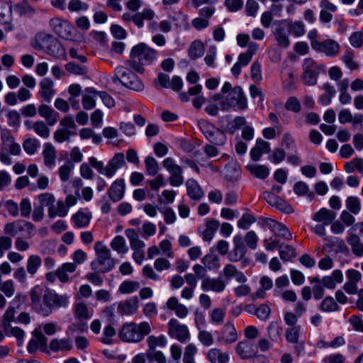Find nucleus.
I'll return each instance as SVG.
<instances>
[{
	"label": "nucleus",
	"instance_id": "f257e3e1",
	"mask_svg": "<svg viewBox=\"0 0 363 363\" xmlns=\"http://www.w3.org/2000/svg\"><path fill=\"white\" fill-rule=\"evenodd\" d=\"M157 52L143 43L134 46L130 51L131 60L125 62L124 66H118L115 69L113 82L119 81L125 86L136 91H140L144 89L142 81L136 76L130 68L140 73L144 72L143 65L152 64L157 58Z\"/></svg>",
	"mask_w": 363,
	"mask_h": 363
},
{
	"label": "nucleus",
	"instance_id": "f03ea898",
	"mask_svg": "<svg viewBox=\"0 0 363 363\" xmlns=\"http://www.w3.org/2000/svg\"><path fill=\"white\" fill-rule=\"evenodd\" d=\"M214 101H220V108L223 111H228L233 106H237L239 110H245L247 108V99L240 86L232 87L230 83L226 82L220 93L213 96Z\"/></svg>",
	"mask_w": 363,
	"mask_h": 363
},
{
	"label": "nucleus",
	"instance_id": "7ed1b4c3",
	"mask_svg": "<svg viewBox=\"0 0 363 363\" xmlns=\"http://www.w3.org/2000/svg\"><path fill=\"white\" fill-rule=\"evenodd\" d=\"M151 330L152 328L148 322L143 321L139 324L128 322L122 325L118 331V337L123 342L138 343L141 342Z\"/></svg>",
	"mask_w": 363,
	"mask_h": 363
},
{
	"label": "nucleus",
	"instance_id": "20e7f679",
	"mask_svg": "<svg viewBox=\"0 0 363 363\" xmlns=\"http://www.w3.org/2000/svg\"><path fill=\"white\" fill-rule=\"evenodd\" d=\"M88 160L91 167H94L99 174L104 175L108 178L113 177L117 170L125 164L124 155L122 152L114 155L108 161L106 166H104L102 161H99L94 157H90Z\"/></svg>",
	"mask_w": 363,
	"mask_h": 363
},
{
	"label": "nucleus",
	"instance_id": "39448f33",
	"mask_svg": "<svg viewBox=\"0 0 363 363\" xmlns=\"http://www.w3.org/2000/svg\"><path fill=\"white\" fill-rule=\"evenodd\" d=\"M94 250L97 257L91 262V269L101 273L110 271L115 265L110 250L102 242L98 241L95 243Z\"/></svg>",
	"mask_w": 363,
	"mask_h": 363
},
{
	"label": "nucleus",
	"instance_id": "423d86ee",
	"mask_svg": "<svg viewBox=\"0 0 363 363\" xmlns=\"http://www.w3.org/2000/svg\"><path fill=\"white\" fill-rule=\"evenodd\" d=\"M50 30L57 36L67 40L76 41L79 39L74 26L68 21L60 17H54L48 22Z\"/></svg>",
	"mask_w": 363,
	"mask_h": 363
},
{
	"label": "nucleus",
	"instance_id": "0eeeda50",
	"mask_svg": "<svg viewBox=\"0 0 363 363\" xmlns=\"http://www.w3.org/2000/svg\"><path fill=\"white\" fill-rule=\"evenodd\" d=\"M323 65H318L312 58H306L302 62L301 80L307 86H314L317 83L318 75Z\"/></svg>",
	"mask_w": 363,
	"mask_h": 363
},
{
	"label": "nucleus",
	"instance_id": "6e6552de",
	"mask_svg": "<svg viewBox=\"0 0 363 363\" xmlns=\"http://www.w3.org/2000/svg\"><path fill=\"white\" fill-rule=\"evenodd\" d=\"M199 127L206 139L217 146L223 145L227 140L225 133L206 121H199Z\"/></svg>",
	"mask_w": 363,
	"mask_h": 363
},
{
	"label": "nucleus",
	"instance_id": "1a4fd4ad",
	"mask_svg": "<svg viewBox=\"0 0 363 363\" xmlns=\"http://www.w3.org/2000/svg\"><path fill=\"white\" fill-rule=\"evenodd\" d=\"M168 335L181 343H185L190 340V333L188 327L181 323L177 319L172 318L167 325Z\"/></svg>",
	"mask_w": 363,
	"mask_h": 363
},
{
	"label": "nucleus",
	"instance_id": "9d476101",
	"mask_svg": "<svg viewBox=\"0 0 363 363\" xmlns=\"http://www.w3.org/2000/svg\"><path fill=\"white\" fill-rule=\"evenodd\" d=\"M25 231L28 238L33 237L35 233V225L26 220H16L6 223L4 226V233L9 236L14 237L18 233Z\"/></svg>",
	"mask_w": 363,
	"mask_h": 363
},
{
	"label": "nucleus",
	"instance_id": "9b49d317",
	"mask_svg": "<svg viewBox=\"0 0 363 363\" xmlns=\"http://www.w3.org/2000/svg\"><path fill=\"white\" fill-rule=\"evenodd\" d=\"M162 164L170 174V177L169 178L170 184L173 186H181L184 182L182 167L177 164L172 157L164 159Z\"/></svg>",
	"mask_w": 363,
	"mask_h": 363
},
{
	"label": "nucleus",
	"instance_id": "f8f14e48",
	"mask_svg": "<svg viewBox=\"0 0 363 363\" xmlns=\"http://www.w3.org/2000/svg\"><path fill=\"white\" fill-rule=\"evenodd\" d=\"M43 303L48 308V311L50 312L52 308L66 306L68 303V296L66 295H59L55 292L46 289L43 298Z\"/></svg>",
	"mask_w": 363,
	"mask_h": 363
},
{
	"label": "nucleus",
	"instance_id": "ddd939ff",
	"mask_svg": "<svg viewBox=\"0 0 363 363\" xmlns=\"http://www.w3.org/2000/svg\"><path fill=\"white\" fill-rule=\"evenodd\" d=\"M312 48L318 52H324L327 56L334 57L340 52V45L334 40H326L323 42L313 40L311 42Z\"/></svg>",
	"mask_w": 363,
	"mask_h": 363
},
{
	"label": "nucleus",
	"instance_id": "4468645a",
	"mask_svg": "<svg viewBox=\"0 0 363 363\" xmlns=\"http://www.w3.org/2000/svg\"><path fill=\"white\" fill-rule=\"evenodd\" d=\"M33 337L27 346L28 352L30 354L35 353L38 350L42 352L47 351L48 338L43 334L40 329H35L32 333Z\"/></svg>",
	"mask_w": 363,
	"mask_h": 363
},
{
	"label": "nucleus",
	"instance_id": "2eb2a0df",
	"mask_svg": "<svg viewBox=\"0 0 363 363\" xmlns=\"http://www.w3.org/2000/svg\"><path fill=\"white\" fill-rule=\"evenodd\" d=\"M262 226L269 228L276 237L286 240H291L292 234L289 230L281 223L272 218H264L262 223Z\"/></svg>",
	"mask_w": 363,
	"mask_h": 363
},
{
	"label": "nucleus",
	"instance_id": "dca6fc26",
	"mask_svg": "<svg viewBox=\"0 0 363 363\" xmlns=\"http://www.w3.org/2000/svg\"><path fill=\"white\" fill-rule=\"evenodd\" d=\"M238 340V334L233 323L228 321L220 331L218 340L224 345H231Z\"/></svg>",
	"mask_w": 363,
	"mask_h": 363
},
{
	"label": "nucleus",
	"instance_id": "f3484780",
	"mask_svg": "<svg viewBox=\"0 0 363 363\" xmlns=\"http://www.w3.org/2000/svg\"><path fill=\"white\" fill-rule=\"evenodd\" d=\"M201 287L204 291L222 293L225 290L226 283L220 277H204L201 283Z\"/></svg>",
	"mask_w": 363,
	"mask_h": 363
},
{
	"label": "nucleus",
	"instance_id": "a211bd4d",
	"mask_svg": "<svg viewBox=\"0 0 363 363\" xmlns=\"http://www.w3.org/2000/svg\"><path fill=\"white\" fill-rule=\"evenodd\" d=\"M39 95L43 101L50 102L56 94L55 84L52 79L45 77L39 83Z\"/></svg>",
	"mask_w": 363,
	"mask_h": 363
},
{
	"label": "nucleus",
	"instance_id": "6ab92c4d",
	"mask_svg": "<svg viewBox=\"0 0 363 363\" xmlns=\"http://www.w3.org/2000/svg\"><path fill=\"white\" fill-rule=\"evenodd\" d=\"M12 19V7L4 0H0V24L4 26L6 31H11L13 26L11 21Z\"/></svg>",
	"mask_w": 363,
	"mask_h": 363
},
{
	"label": "nucleus",
	"instance_id": "aec40b11",
	"mask_svg": "<svg viewBox=\"0 0 363 363\" xmlns=\"http://www.w3.org/2000/svg\"><path fill=\"white\" fill-rule=\"evenodd\" d=\"M45 289L42 286L37 285L34 286L30 291V300L33 308L41 311L45 315H48L50 311L43 307L41 304V298L44 297Z\"/></svg>",
	"mask_w": 363,
	"mask_h": 363
},
{
	"label": "nucleus",
	"instance_id": "412c9836",
	"mask_svg": "<svg viewBox=\"0 0 363 363\" xmlns=\"http://www.w3.org/2000/svg\"><path fill=\"white\" fill-rule=\"evenodd\" d=\"M233 246L232 252L228 255V259L230 262H237L245 257L247 252L241 235H235L233 238Z\"/></svg>",
	"mask_w": 363,
	"mask_h": 363
},
{
	"label": "nucleus",
	"instance_id": "4be33fe9",
	"mask_svg": "<svg viewBox=\"0 0 363 363\" xmlns=\"http://www.w3.org/2000/svg\"><path fill=\"white\" fill-rule=\"evenodd\" d=\"M45 52L48 55L56 59L64 60H67V53L65 48H64L62 44L55 38H54L53 40L50 42V43H49V45L45 50Z\"/></svg>",
	"mask_w": 363,
	"mask_h": 363
},
{
	"label": "nucleus",
	"instance_id": "5701e85b",
	"mask_svg": "<svg viewBox=\"0 0 363 363\" xmlns=\"http://www.w3.org/2000/svg\"><path fill=\"white\" fill-rule=\"evenodd\" d=\"M1 139L3 144L8 147L9 152L11 155H20L21 152V146L18 143L15 142V139L9 130L6 129L2 130L1 133Z\"/></svg>",
	"mask_w": 363,
	"mask_h": 363
},
{
	"label": "nucleus",
	"instance_id": "b1692460",
	"mask_svg": "<svg viewBox=\"0 0 363 363\" xmlns=\"http://www.w3.org/2000/svg\"><path fill=\"white\" fill-rule=\"evenodd\" d=\"M270 150V144L262 139L258 138L255 147L250 150V157L255 162L258 161L263 154L269 153Z\"/></svg>",
	"mask_w": 363,
	"mask_h": 363
},
{
	"label": "nucleus",
	"instance_id": "393cba45",
	"mask_svg": "<svg viewBox=\"0 0 363 363\" xmlns=\"http://www.w3.org/2000/svg\"><path fill=\"white\" fill-rule=\"evenodd\" d=\"M24 125L28 130H33L38 136L43 138H48L50 136V130L48 125L42 121L35 122L26 121Z\"/></svg>",
	"mask_w": 363,
	"mask_h": 363
},
{
	"label": "nucleus",
	"instance_id": "a878e982",
	"mask_svg": "<svg viewBox=\"0 0 363 363\" xmlns=\"http://www.w3.org/2000/svg\"><path fill=\"white\" fill-rule=\"evenodd\" d=\"M166 305L167 308L171 311H174L175 315L179 318H185L189 313V309L184 304L180 303L178 298L175 296L170 297L167 301Z\"/></svg>",
	"mask_w": 363,
	"mask_h": 363
},
{
	"label": "nucleus",
	"instance_id": "bb28decb",
	"mask_svg": "<svg viewBox=\"0 0 363 363\" xmlns=\"http://www.w3.org/2000/svg\"><path fill=\"white\" fill-rule=\"evenodd\" d=\"M223 274L227 279L235 278L236 281L242 284L247 281L245 274L239 271L235 266L231 264H226L223 269Z\"/></svg>",
	"mask_w": 363,
	"mask_h": 363
},
{
	"label": "nucleus",
	"instance_id": "cd10ccee",
	"mask_svg": "<svg viewBox=\"0 0 363 363\" xmlns=\"http://www.w3.org/2000/svg\"><path fill=\"white\" fill-rule=\"evenodd\" d=\"M335 218L336 213L326 208H322L312 216L314 221L326 225H330Z\"/></svg>",
	"mask_w": 363,
	"mask_h": 363
},
{
	"label": "nucleus",
	"instance_id": "c85d7f7f",
	"mask_svg": "<svg viewBox=\"0 0 363 363\" xmlns=\"http://www.w3.org/2000/svg\"><path fill=\"white\" fill-rule=\"evenodd\" d=\"M240 168L238 162L230 160L225 167V178L230 182H235L240 178Z\"/></svg>",
	"mask_w": 363,
	"mask_h": 363
},
{
	"label": "nucleus",
	"instance_id": "c756f323",
	"mask_svg": "<svg viewBox=\"0 0 363 363\" xmlns=\"http://www.w3.org/2000/svg\"><path fill=\"white\" fill-rule=\"evenodd\" d=\"M138 309V298L137 297L121 301L118 305V312L122 315L134 314L137 312Z\"/></svg>",
	"mask_w": 363,
	"mask_h": 363
},
{
	"label": "nucleus",
	"instance_id": "7c9ffc66",
	"mask_svg": "<svg viewBox=\"0 0 363 363\" xmlns=\"http://www.w3.org/2000/svg\"><path fill=\"white\" fill-rule=\"evenodd\" d=\"M125 184L123 179L115 181L108 189V196L113 202L119 201L124 195Z\"/></svg>",
	"mask_w": 363,
	"mask_h": 363
},
{
	"label": "nucleus",
	"instance_id": "2f4dec72",
	"mask_svg": "<svg viewBox=\"0 0 363 363\" xmlns=\"http://www.w3.org/2000/svg\"><path fill=\"white\" fill-rule=\"evenodd\" d=\"M54 38L55 37L50 33L40 32L35 35L32 43V46L35 50H43L45 51Z\"/></svg>",
	"mask_w": 363,
	"mask_h": 363
},
{
	"label": "nucleus",
	"instance_id": "473e14b6",
	"mask_svg": "<svg viewBox=\"0 0 363 363\" xmlns=\"http://www.w3.org/2000/svg\"><path fill=\"white\" fill-rule=\"evenodd\" d=\"M352 229L349 230V235L346 238L347 243L350 245L352 252L357 257L363 256V242L359 237L352 233Z\"/></svg>",
	"mask_w": 363,
	"mask_h": 363
},
{
	"label": "nucleus",
	"instance_id": "72a5a7b5",
	"mask_svg": "<svg viewBox=\"0 0 363 363\" xmlns=\"http://www.w3.org/2000/svg\"><path fill=\"white\" fill-rule=\"evenodd\" d=\"M186 186L187 194L191 200L199 201L203 198L204 193L196 181L192 179H188Z\"/></svg>",
	"mask_w": 363,
	"mask_h": 363
},
{
	"label": "nucleus",
	"instance_id": "f704fd0d",
	"mask_svg": "<svg viewBox=\"0 0 363 363\" xmlns=\"http://www.w3.org/2000/svg\"><path fill=\"white\" fill-rule=\"evenodd\" d=\"M43 156L44 164L48 167H55L56 163V150L50 143H46L43 145Z\"/></svg>",
	"mask_w": 363,
	"mask_h": 363
},
{
	"label": "nucleus",
	"instance_id": "c9c22d12",
	"mask_svg": "<svg viewBox=\"0 0 363 363\" xmlns=\"http://www.w3.org/2000/svg\"><path fill=\"white\" fill-rule=\"evenodd\" d=\"M49 347L54 352H67L72 349V342L67 338H54L50 341Z\"/></svg>",
	"mask_w": 363,
	"mask_h": 363
},
{
	"label": "nucleus",
	"instance_id": "e433bc0d",
	"mask_svg": "<svg viewBox=\"0 0 363 363\" xmlns=\"http://www.w3.org/2000/svg\"><path fill=\"white\" fill-rule=\"evenodd\" d=\"M98 91L93 88H86L82 96V106L86 110H91L96 106V99L98 97Z\"/></svg>",
	"mask_w": 363,
	"mask_h": 363
},
{
	"label": "nucleus",
	"instance_id": "4c0bfd02",
	"mask_svg": "<svg viewBox=\"0 0 363 363\" xmlns=\"http://www.w3.org/2000/svg\"><path fill=\"white\" fill-rule=\"evenodd\" d=\"M38 113L41 117L45 119L48 124L50 125H53L57 121L58 113L48 105H40L38 108Z\"/></svg>",
	"mask_w": 363,
	"mask_h": 363
},
{
	"label": "nucleus",
	"instance_id": "58836bf2",
	"mask_svg": "<svg viewBox=\"0 0 363 363\" xmlns=\"http://www.w3.org/2000/svg\"><path fill=\"white\" fill-rule=\"evenodd\" d=\"M207 358L211 363H228L230 356L218 348H212L208 351Z\"/></svg>",
	"mask_w": 363,
	"mask_h": 363
},
{
	"label": "nucleus",
	"instance_id": "ea45409f",
	"mask_svg": "<svg viewBox=\"0 0 363 363\" xmlns=\"http://www.w3.org/2000/svg\"><path fill=\"white\" fill-rule=\"evenodd\" d=\"M91 218V213H85L80 210L72 216L71 220L75 227L82 228L86 227L89 224Z\"/></svg>",
	"mask_w": 363,
	"mask_h": 363
},
{
	"label": "nucleus",
	"instance_id": "a19ab883",
	"mask_svg": "<svg viewBox=\"0 0 363 363\" xmlns=\"http://www.w3.org/2000/svg\"><path fill=\"white\" fill-rule=\"evenodd\" d=\"M259 284L260 287L252 295V298L254 300L264 298L266 296L265 291H268L272 288L273 282L269 277L264 276L261 277Z\"/></svg>",
	"mask_w": 363,
	"mask_h": 363
},
{
	"label": "nucleus",
	"instance_id": "79ce46f5",
	"mask_svg": "<svg viewBox=\"0 0 363 363\" xmlns=\"http://www.w3.org/2000/svg\"><path fill=\"white\" fill-rule=\"evenodd\" d=\"M69 212V208L66 203L62 200L57 201L56 205L48 208V216L50 218L58 217H65Z\"/></svg>",
	"mask_w": 363,
	"mask_h": 363
},
{
	"label": "nucleus",
	"instance_id": "37998d69",
	"mask_svg": "<svg viewBox=\"0 0 363 363\" xmlns=\"http://www.w3.org/2000/svg\"><path fill=\"white\" fill-rule=\"evenodd\" d=\"M125 234L129 240L130 247L133 250H143L145 244L139 238L138 234L134 229H127Z\"/></svg>",
	"mask_w": 363,
	"mask_h": 363
},
{
	"label": "nucleus",
	"instance_id": "c03bdc74",
	"mask_svg": "<svg viewBox=\"0 0 363 363\" xmlns=\"http://www.w3.org/2000/svg\"><path fill=\"white\" fill-rule=\"evenodd\" d=\"M238 355L242 359H249L254 356L255 351L252 345L248 341L240 342L235 348Z\"/></svg>",
	"mask_w": 363,
	"mask_h": 363
},
{
	"label": "nucleus",
	"instance_id": "a18cd8bd",
	"mask_svg": "<svg viewBox=\"0 0 363 363\" xmlns=\"http://www.w3.org/2000/svg\"><path fill=\"white\" fill-rule=\"evenodd\" d=\"M41 264L42 259L40 257L37 255H31L28 257L26 268L27 272L31 277H33L38 272Z\"/></svg>",
	"mask_w": 363,
	"mask_h": 363
},
{
	"label": "nucleus",
	"instance_id": "49530a36",
	"mask_svg": "<svg viewBox=\"0 0 363 363\" xmlns=\"http://www.w3.org/2000/svg\"><path fill=\"white\" fill-rule=\"evenodd\" d=\"M246 168L252 175L260 179H266L269 174V169L265 165L250 164Z\"/></svg>",
	"mask_w": 363,
	"mask_h": 363
},
{
	"label": "nucleus",
	"instance_id": "de8ad7c7",
	"mask_svg": "<svg viewBox=\"0 0 363 363\" xmlns=\"http://www.w3.org/2000/svg\"><path fill=\"white\" fill-rule=\"evenodd\" d=\"M76 270V265L73 263L67 262L62 265L61 267L58 268L57 272V277L59 280L63 283H66L69 281V277L67 272L72 273Z\"/></svg>",
	"mask_w": 363,
	"mask_h": 363
},
{
	"label": "nucleus",
	"instance_id": "09e8293b",
	"mask_svg": "<svg viewBox=\"0 0 363 363\" xmlns=\"http://www.w3.org/2000/svg\"><path fill=\"white\" fill-rule=\"evenodd\" d=\"M220 223L215 219H211L206 223V229L203 233V238L205 241H211L216 232L217 231Z\"/></svg>",
	"mask_w": 363,
	"mask_h": 363
},
{
	"label": "nucleus",
	"instance_id": "8fccbe9b",
	"mask_svg": "<svg viewBox=\"0 0 363 363\" xmlns=\"http://www.w3.org/2000/svg\"><path fill=\"white\" fill-rule=\"evenodd\" d=\"M201 262L208 270L217 271L220 268L219 258L213 254L206 255L201 259Z\"/></svg>",
	"mask_w": 363,
	"mask_h": 363
},
{
	"label": "nucleus",
	"instance_id": "3c124183",
	"mask_svg": "<svg viewBox=\"0 0 363 363\" xmlns=\"http://www.w3.org/2000/svg\"><path fill=\"white\" fill-rule=\"evenodd\" d=\"M111 247L118 254L125 255L128 247L124 238L121 235L116 236L110 243Z\"/></svg>",
	"mask_w": 363,
	"mask_h": 363
},
{
	"label": "nucleus",
	"instance_id": "603ef678",
	"mask_svg": "<svg viewBox=\"0 0 363 363\" xmlns=\"http://www.w3.org/2000/svg\"><path fill=\"white\" fill-rule=\"evenodd\" d=\"M147 343L149 351L155 350L156 347H163L167 344V338L164 335H161L159 336L150 335L147 338Z\"/></svg>",
	"mask_w": 363,
	"mask_h": 363
},
{
	"label": "nucleus",
	"instance_id": "864d4df0",
	"mask_svg": "<svg viewBox=\"0 0 363 363\" xmlns=\"http://www.w3.org/2000/svg\"><path fill=\"white\" fill-rule=\"evenodd\" d=\"M279 252L281 259L285 262L296 257L295 249L287 244L281 243L279 245Z\"/></svg>",
	"mask_w": 363,
	"mask_h": 363
},
{
	"label": "nucleus",
	"instance_id": "5fc2aeb1",
	"mask_svg": "<svg viewBox=\"0 0 363 363\" xmlns=\"http://www.w3.org/2000/svg\"><path fill=\"white\" fill-rule=\"evenodd\" d=\"M204 45L200 40L194 41L189 49V57L194 60L201 57L204 53Z\"/></svg>",
	"mask_w": 363,
	"mask_h": 363
},
{
	"label": "nucleus",
	"instance_id": "6e6d98bb",
	"mask_svg": "<svg viewBox=\"0 0 363 363\" xmlns=\"http://www.w3.org/2000/svg\"><path fill=\"white\" fill-rule=\"evenodd\" d=\"M75 316L79 320H86L91 318L92 313L84 303H77L74 309Z\"/></svg>",
	"mask_w": 363,
	"mask_h": 363
},
{
	"label": "nucleus",
	"instance_id": "4d7b16f0",
	"mask_svg": "<svg viewBox=\"0 0 363 363\" xmlns=\"http://www.w3.org/2000/svg\"><path fill=\"white\" fill-rule=\"evenodd\" d=\"M116 333V330L112 325H108L106 326L100 337V342L105 345L113 344Z\"/></svg>",
	"mask_w": 363,
	"mask_h": 363
},
{
	"label": "nucleus",
	"instance_id": "13d9d810",
	"mask_svg": "<svg viewBox=\"0 0 363 363\" xmlns=\"http://www.w3.org/2000/svg\"><path fill=\"white\" fill-rule=\"evenodd\" d=\"M323 90L325 93L321 95L319 98V101L324 106L328 105L331 102V99L335 94V89L330 84H325L323 86Z\"/></svg>",
	"mask_w": 363,
	"mask_h": 363
},
{
	"label": "nucleus",
	"instance_id": "bf43d9fd",
	"mask_svg": "<svg viewBox=\"0 0 363 363\" xmlns=\"http://www.w3.org/2000/svg\"><path fill=\"white\" fill-rule=\"evenodd\" d=\"M140 288V284L136 281H123L118 288V291L121 294H132Z\"/></svg>",
	"mask_w": 363,
	"mask_h": 363
},
{
	"label": "nucleus",
	"instance_id": "052dcab7",
	"mask_svg": "<svg viewBox=\"0 0 363 363\" xmlns=\"http://www.w3.org/2000/svg\"><path fill=\"white\" fill-rule=\"evenodd\" d=\"M79 137L82 140H86L91 138L92 142L94 144H100L102 139L99 135H97L94 133L93 130L89 128H82L79 131Z\"/></svg>",
	"mask_w": 363,
	"mask_h": 363
},
{
	"label": "nucleus",
	"instance_id": "680f3d73",
	"mask_svg": "<svg viewBox=\"0 0 363 363\" xmlns=\"http://www.w3.org/2000/svg\"><path fill=\"white\" fill-rule=\"evenodd\" d=\"M274 35L280 46L284 48L289 46L290 41L284 28L281 27L277 28L274 31Z\"/></svg>",
	"mask_w": 363,
	"mask_h": 363
},
{
	"label": "nucleus",
	"instance_id": "e2e57ef3",
	"mask_svg": "<svg viewBox=\"0 0 363 363\" xmlns=\"http://www.w3.org/2000/svg\"><path fill=\"white\" fill-rule=\"evenodd\" d=\"M197 347L194 344L190 343L187 345L184 348L183 362L195 363L194 356L197 353Z\"/></svg>",
	"mask_w": 363,
	"mask_h": 363
},
{
	"label": "nucleus",
	"instance_id": "0e129e2a",
	"mask_svg": "<svg viewBox=\"0 0 363 363\" xmlns=\"http://www.w3.org/2000/svg\"><path fill=\"white\" fill-rule=\"evenodd\" d=\"M40 147V142L35 138H28L23 143L26 152L30 155H34Z\"/></svg>",
	"mask_w": 363,
	"mask_h": 363
},
{
	"label": "nucleus",
	"instance_id": "69168bd1",
	"mask_svg": "<svg viewBox=\"0 0 363 363\" xmlns=\"http://www.w3.org/2000/svg\"><path fill=\"white\" fill-rule=\"evenodd\" d=\"M320 308L325 312H333L337 311L339 306L333 297L327 296L321 302Z\"/></svg>",
	"mask_w": 363,
	"mask_h": 363
},
{
	"label": "nucleus",
	"instance_id": "338daca9",
	"mask_svg": "<svg viewBox=\"0 0 363 363\" xmlns=\"http://www.w3.org/2000/svg\"><path fill=\"white\" fill-rule=\"evenodd\" d=\"M289 32L295 36H302L305 33L304 24L301 21L289 22L287 23Z\"/></svg>",
	"mask_w": 363,
	"mask_h": 363
},
{
	"label": "nucleus",
	"instance_id": "774afa93",
	"mask_svg": "<svg viewBox=\"0 0 363 363\" xmlns=\"http://www.w3.org/2000/svg\"><path fill=\"white\" fill-rule=\"evenodd\" d=\"M65 69L73 74L84 75L87 72V69L85 66L78 65L75 62H70L65 65Z\"/></svg>",
	"mask_w": 363,
	"mask_h": 363
}]
</instances>
